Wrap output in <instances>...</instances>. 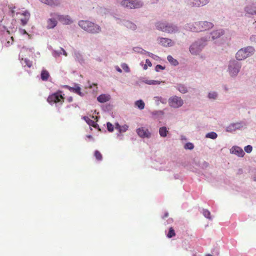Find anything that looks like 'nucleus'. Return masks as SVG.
Masks as SVG:
<instances>
[{
  "mask_svg": "<svg viewBox=\"0 0 256 256\" xmlns=\"http://www.w3.org/2000/svg\"><path fill=\"white\" fill-rule=\"evenodd\" d=\"M78 25L84 30L92 34L98 33L100 31L99 26L88 20H81L79 22Z\"/></svg>",
  "mask_w": 256,
  "mask_h": 256,
  "instance_id": "obj_1",
  "label": "nucleus"
},
{
  "mask_svg": "<svg viewBox=\"0 0 256 256\" xmlns=\"http://www.w3.org/2000/svg\"><path fill=\"white\" fill-rule=\"evenodd\" d=\"M254 52V48L252 46H248L236 52V58L238 60H242L250 56Z\"/></svg>",
  "mask_w": 256,
  "mask_h": 256,
  "instance_id": "obj_2",
  "label": "nucleus"
},
{
  "mask_svg": "<svg viewBox=\"0 0 256 256\" xmlns=\"http://www.w3.org/2000/svg\"><path fill=\"white\" fill-rule=\"evenodd\" d=\"M47 101L50 104L58 103L62 104L64 101V98L62 94V92L59 90L50 94L47 98Z\"/></svg>",
  "mask_w": 256,
  "mask_h": 256,
  "instance_id": "obj_3",
  "label": "nucleus"
},
{
  "mask_svg": "<svg viewBox=\"0 0 256 256\" xmlns=\"http://www.w3.org/2000/svg\"><path fill=\"white\" fill-rule=\"evenodd\" d=\"M214 26L212 23L208 22H196L192 30L195 32H199L208 30Z\"/></svg>",
  "mask_w": 256,
  "mask_h": 256,
  "instance_id": "obj_4",
  "label": "nucleus"
},
{
  "mask_svg": "<svg viewBox=\"0 0 256 256\" xmlns=\"http://www.w3.org/2000/svg\"><path fill=\"white\" fill-rule=\"evenodd\" d=\"M156 26L158 30L168 33L175 32L178 30L176 26L164 22H158Z\"/></svg>",
  "mask_w": 256,
  "mask_h": 256,
  "instance_id": "obj_5",
  "label": "nucleus"
},
{
  "mask_svg": "<svg viewBox=\"0 0 256 256\" xmlns=\"http://www.w3.org/2000/svg\"><path fill=\"white\" fill-rule=\"evenodd\" d=\"M120 4L125 8H140L142 6V3L137 0H122L120 2Z\"/></svg>",
  "mask_w": 256,
  "mask_h": 256,
  "instance_id": "obj_6",
  "label": "nucleus"
},
{
  "mask_svg": "<svg viewBox=\"0 0 256 256\" xmlns=\"http://www.w3.org/2000/svg\"><path fill=\"white\" fill-rule=\"evenodd\" d=\"M240 64L235 60L230 62L228 70L230 74L232 76H235L238 74L240 68Z\"/></svg>",
  "mask_w": 256,
  "mask_h": 256,
  "instance_id": "obj_7",
  "label": "nucleus"
},
{
  "mask_svg": "<svg viewBox=\"0 0 256 256\" xmlns=\"http://www.w3.org/2000/svg\"><path fill=\"white\" fill-rule=\"evenodd\" d=\"M1 41L5 46L8 47L12 44L14 38L10 36L8 31H6L2 34Z\"/></svg>",
  "mask_w": 256,
  "mask_h": 256,
  "instance_id": "obj_8",
  "label": "nucleus"
},
{
  "mask_svg": "<svg viewBox=\"0 0 256 256\" xmlns=\"http://www.w3.org/2000/svg\"><path fill=\"white\" fill-rule=\"evenodd\" d=\"M184 2L190 7H200L207 4L209 0H184Z\"/></svg>",
  "mask_w": 256,
  "mask_h": 256,
  "instance_id": "obj_9",
  "label": "nucleus"
},
{
  "mask_svg": "<svg viewBox=\"0 0 256 256\" xmlns=\"http://www.w3.org/2000/svg\"><path fill=\"white\" fill-rule=\"evenodd\" d=\"M168 103L170 106L178 108L181 106L184 102L180 97L174 96L169 98Z\"/></svg>",
  "mask_w": 256,
  "mask_h": 256,
  "instance_id": "obj_10",
  "label": "nucleus"
},
{
  "mask_svg": "<svg viewBox=\"0 0 256 256\" xmlns=\"http://www.w3.org/2000/svg\"><path fill=\"white\" fill-rule=\"evenodd\" d=\"M136 132L138 136L142 138H149L151 133L145 127H141L136 130Z\"/></svg>",
  "mask_w": 256,
  "mask_h": 256,
  "instance_id": "obj_11",
  "label": "nucleus"
},
{
  "mask_svg": "<svg viewBox=\"0 0 256 256\" xmlns=\"http://www.w3.org/2000/svg\"><path fill=\"white\" fill-rule=\"evenodd\" d=\"M54 16H56L58 20L64 24H70L72 22V20L68 16L58 15L54 14Z\"/></svg>",
  "mask_w": 256,
  "mask_h": 256,
  "instance_id": "obj_12",
  "label": "nucleus"
},
{
  "mask_svg": "<svg viewBox=\"0 0 256 256\" xmlns=\"http://www.w3.org/2000/svg\"><path fill=\"white\" fill-rule=\"evenodd\" d=\"M203 46L199 42H196L190 46V51L192 54H196L200 52Z\"/></svg>",
  "mask_w": 256,
  "mask_h": 256,
  "instance_id": "obj_13",
  "label": "nucleus"
},
{
  "mask_svg": "<svg viewBox=\"0 0 256 256\" xmlns=\"http://www.w3.org/2000/svg\"><path fill=\"white\" fill-rule=\"evenodd\" d=\"M158 42L164 46H170L173 44L172 40L168 38H158Z\"/></svg>",
  "mask_w": 256,
  "mask_h": 256,
  "instance_id": "obj_14",
  "label": "nucleus"
},
{
  "mask_svg": "<svg viewBox=\"0 0 256 256\" xmlns=\"http://www.w3.org/2000/svg\"><path fill=\"white\" fill-rule=\"evenodd\" d=\"M231 152L232 154L238 155V156H243L244 154V152L243 150L238 146H234L231 149Z\"/></svg>",
  "mask_w": 256,
  "mask_h": 256,
  "instance_id": "obj_15",
  "label": "nucleus"
},
{
  "mask_svg": "<svg viewBox=\"0 0 256 256\" xmlns=\"http://www.w3.org/2000/svg\"><path fill=\"white\" fill-rule=\"evenodd\" d=\"M110 99V96L108 94H102L97 98V100L101 103H104L108 101Z\"/></svg>",
  "mask_w": 256,
  "mask_h": 256,
  "instance_id": "obj_16",
  "label": "nucleus"
},
{
  "mask_svg": "<svg viewBox=\"0 0 256 256\" xmlns=\"http://www.w3.org/2000/svg\"><path fill=\"white\" fill-rule=\"evenodd\" d=\"M68 88L70 92L76 93L80 96H82L80 92L81 88L78 84L75 85L74 87L68 86Z\"/></svg>",
  "mask_w": 256,
  "mask_h": 256,
  "instance_id": "obj_17",
  "label": "nucleus"
},
{
  "mask_svg": "<svg viewBox=\"0 0 256 256\" xmlns=\"http://www.w3.org/2000/svg\"><path fill=\"white\" fill-rule=\"evenodd\" d=\"M41 2L46 4L48 5H50L51 6H58L60 4V2L58 0H40Z\"/></svg>",
  "mask_w": 256,
  "mask_h": 256,
  "instance_id": "obj_18",
  "label": "nucleus"
},
{
  "mask_svg": "<svg viewBox=\"0 0 256 256\" xmlns=\"http://www.w3.org/2000/svg\"><path fill=\"white\" fill-rule=\"evenodd\" d=\"M224 34V30H219L214 31L211 34L212 38L214 40L219 38L220 36L223 35Z\"/></svg>",
  "mask_w": 256,
  "mask_h": 256,
  "instance_id": "obj_19",
  "label": "nucleus"
},
{
  "mask_svg": "<svg viewBox=\"0 0 256 256\" xmlns=\"http://www.w3.org/2000/svg\"><path fill=\"white\" fill-rule=\"evenodd\" d=\"M84 119L89 126H92L95 128H96L98 126V124L96 123V122L91 120L88 116H84Z\"/></svg>",
  "mask_w": 256,
  "mask_h": 256,
  "instance_id": "obj_20",
  "label": "nucleus"
},
{
  "mask_svg": "<svg viewBox=\"0 0 256 256\" xmlns=\"http://www.w3.org/2000/svg\"><path fill=\"white\" fill-rule=\"evenodd\" d=\"M48 28H52L57 24V21L54 18H49L47 21Z\"/></svg>",
  "mask_w": 256,
  "mask_h": 256,
  "instance_id": "obj_21",
  "label": "nucleus"
},
{
  "mask_svg": "<svg viewBox=\"0 0 256 256\" xmlns=\"http://www.w3.org/2000/svg\"><path fill=\"white\" fill-rule=\"evenodd\" d=\"M128 126L126 124L122 126H120L118 124H116V128L120 132H126L128 130Z\"/></svg>",
  "mask_w": 256,
  "mask_h": 256,
  "instance_id": "obj_22",
  "label": "nucleus"
},
{
  "mask_svg": "<svg viewBox=\"0 0 256 256\" xmlns=\"http://www.w3.org/2000/svg\"><path fill=\"white\" fill-rule=\"evenodd\" d=\"M246 12L250 14H256V6H246Z\"/></svg>",
  "mask_w": 256,
  "mask_h": 256,
  "instance_id": "obj_23",
  "label": "nucleus"
},
{
  "mask_svg": "<svg viewBox=\"0 0 256 256\" xmlns=\"http://www.w3.org/2000/svg\"><path fill=\"white\" fill-rule=\"evenodd\" d=\"M168 132V130L165 126L160 128L159 129V134L162 137H166Z\"/></svg>",
  "mask_w": 256,
  "mask_h": 256,
  "instance_id": "obj_24",
  "label": "nucleus"
},
{
  "mask_svg": "<svg viewBox=\"0 0 256 256\" xmlns=\"http://www.w3.org/2000/svg\"><path fill=\"white\" fill-rule=\"evenodd\" d=\"M41 78L43 80H47L50 76L48 72L46 70H42L41 72Z\"/></svg>",
  "mask_w": 256,
  "mask_h": 256,
  "instance_id": "obj_25",
  "label": "nucleus"
},
{
  "mask_svg": "<svg viewBox=\"0 0 256 256\" xmlns=\"http://www.w3.org/2000/svg\"><path fill=\"white\" fill-rule=\"evenodd\" d=\"M22 14L25 16L24 18H22L21 21L23 25H25L28 22V21L29 19L30 14L29 12H26Z\"/></svg>",
  "mask_w": 256,
  "mask_h": 256,
  "instance_id": "obj_26",
  "label": "nucleus"
},
{
  "mask_svg": "<svg viewBox=\"0 0 256 256\" xmlns=\"http://www.w3.org/2000/svg\"><path fill=\"white\" fill-rule=\"evenodd\" d=\"M168 61L174 66H177L178 64V62L176 59L174 58L172 56H168L167 57Z\"/></svg>",
  "mask_w": 256,
  "mask_h": 256,
  "instance_id": "obj_27",
  "label": "nucleus"
},
{
  "mask_svg": "<svg viewBox=\"0 0 256 256\" xmlns=\"http://www.w3.org/2000/svg\"><path fill=\"white\" fill-rule=\"evenodd\" d=\"M135 105L140 110H143L145 106L144 102L142 100L136 101Z\"/></svg>",
  "mask_w": 256,
  "mask_h": 256,
  "instance_id": "obj_28",
  "label": "nucleus"
},
{
  "mask_svg": "<svg viewBox=\"0 0 256 256\" xmlns=\"http://www.w3.org/2000/svg\"><path fill=\"white\" fill-rule=\"evenodd\" d=\"M178 90L182 94H185L187 92L186 88L182 84H179L178 86Z\"/></svg>",
  "mask_w": 256,
  "mask_h": 256,
  "instance_id": "obj_29",
  "label": "nucleus"
},
{
  "mask_svg": "<svg viewBox=\"0 0 256 256\" xmlns=\"http://www.w3.org/2000/svg\"><path fill=\"white\" fill-rule=\"evenodd\" d=\"M176 236V233H175L174 230V228L172 227L170 228H169L168 232L167 234V236L168 238H171L172 237L174 236Z\"/></svg>",
  "mask_w": 256,
  "mask_h": 256,
  "instance_id": "obj_30",
  "label": "nucleus"
},
{
  "mask_svg": "<svg viewBox=\"0 0 256 256\" xmlns=\"http://www.w3.org/2000/svg\"><path fill=\"white\" fill-rule=\"evenodd\" d=\"M94 156L98 160H101L102 159V156L98 150H95Z\"/></svg>",
  "mask_w": 256,
  "mask_h": 256,
  "instance_id": "obj_31",
  "label": "nucleus"
},
{
  "mask_svg": "<svg viewBox=\"0 0 256 256\" xmlns=\"http://www.w3.org/2000/svg\"><path fill=\"white\" fill-rule=\"evenodd\" d=\"M145 82L146 84H150V85H156V84H160V82L158 80H147Z\"/></svg>",
  "mask_w": 256,
  "mask_h": 256,
  "instance_id": "obj_32",
  "label": "nucleus"
},
{
  "mask_svg": "<svg viewBox=\"0 0 256 256\" xmlns=\"http://www.w3.org/2000/svg\"><path fill=\"white\" fill-rule=\"evenodd\" d=\"M217 136V134L214 132H209L206 135V138H210L212 139L216 138Z\"/></svg>",
  "mask_w": 256,
  "mask_h": 256,
  "instance_id": "obj_33",
  "label": "nucleus"
},
{
  "mask_svg": "<svg viewBox=\"0 0 256 256\" xmlns=\"http://www.w3.org/2000/svg\"><path fill=\"white\" fill-rule=\"evenodd\" d=\"M203 214L207 218H208L210 220L212 219V218L210 217V212L208 210H203Z\"/></svg>",
  "mask_w": 256,
  "mask_h": 256,
  "instance_id": "obj_34",
  "label": "nucleus"
},
{
  "mask_svg": "<svg viewBox=\"0 0 256 256\" xmlns=\"http://www.w3.org/2000/svg\"><path fill=\"white\" fill-rule=\"evenodd\" d=\"M24 62L26 66H27L28 68H30L32 66V62L30 60L25 58L24 60Z\"/></svg>",
  "mask_w": 256,
  "mask_h": 256,
  "instance_id": "obj_35",
  "label": "nucleus"
},
{
  "mask_svg": "<svg viewBox=\"0 0 256 256\" xmlns=\"http://www.w3.org/2000/svg\"><path fill=\"white\" fill-rule=\"evenodd\" d=\"M194 144L192 143H186L184 146V148L188 150H192L194 148Z\"/></svg>",
  "mask_w": 256,
  "mask_h": 256,
  "instance_id": "obj_36",
  "label": "nucleus"
},
{
  "mask_svg": "<svg viewBox=\"0 0 256 256\" xmlns=\"http://www.w3.org/2000/svg\"><path fill=\"white\" fill-rule=\"evenodd\" d=\"M217 97V94L216 92H211L208 94L210 98L215 99Z\"/></svg>",
  "mask_w": 256,
  "mask_h": 256,
  "instance_id": "obj_37",
  "label": "nucleus"
},
{
  "mask_svg": "<svg viewBox=\"0 0 256 256\" xmlns=\"http://www.w3.org/2000/svg\"><path fill=\"white\" fill-rule=\"evenodd\" d=\"M107 128L109 132H112L114 130V126L111 123L108 122L107 123Z\"/></svg>",
  "mask_w": 256,
  "mask_h": 256,
  "instance_id": "obj_38",
  "label": "nucleus"
},
{
  "mask_svg": "<svg viewBox=\"0 0 256 256\" xmlns=\"http://www.w3.org/2000/svg\"><path fill=\"white\" fill-rule=\"evenodd\" d=\"M244 149V150L246 152L250 153V152L252 151V146H251L248 145V146H245Z\"/></svg>",
  "mask_w": 256,
  "mask_h": 256,
  "instance_id": "obj_39",
  "label": "nucleus"
},
{
  "mask_svg": "<svg viewBox=\"0 0 256 256\" xmlns=\"http://www.w3.org/2000/svg\"><path fill=\"white\" fill-rule=\"evenodd\" d=\"M122 68H123V70L126 72H128L130 71V69L128 65L126 64H124L122 65Z\"/></svg>",
  "mask_w": 256,
  "mask_h": 256,
  "instance_id": "obj_40",
  "label": "nucleus"
},
{
  "mask_svg": "<svg viewBox=\"0 0 256 256\" xmlns=\"http://www.w3.org/2000/svg\"><path fill=\"white\" fill-rule=\"evenodd\" d=\"M164 67L160 65V64H158L156 66V68H155V70L156 71V72H159L160 70H164Z\"/></svg>",
  "mask_w": 256,
  "mask_h": 256,
  "instance_id": "obj_41",
  "label": "nucleus"
},
{
  "mask_svg": "<svg viewBox=\"0 0 256 256\" xmlns=\"http://www.w3.org/2000/svg\"><path fill=\"white\" fill-rule=\"evenodd\" d=\"M127 26H130L133 30H135L136 28V26L132 22H128L127 24Z\"/></svg>",
  "mask_w": 256,
  "mask_h": 256,
  "instance_id": "obj_42",
  "label": "nucleus"
},
{
  "mask_svg": "<svg viewBox=\"0 0 256 256\" xmlns=\"http://www.w3.org/2000/svg\"><path fill=\"white\" fill-rule=\"evenodd\" d=\"M155 98L156 99V100L161 101L162 103H164L165 102H164L165 100H163L162 97L156 96V97H155Z\"/></svg>",
  "mask_w": 256,
  "mask_h": 256,
  "instance_id": "obj_43",
  "label": "nucleus"
},
{
  "mask_svg": "<svg viewBox=\"0 0 256 256\" xmlns=\"http://www.w3.org/2000/svg\"><path fill=\"white\" fill-rule=\"evenodd\" d=\"M134 50L135 52H142L144 50L142 49L141 48H134Z\"/></svg>",
  "mask_w": 256,
  "mask_h": 256,
  "instance_id": "obj_44",
  "label": "nucleus"
},
{
  "mask_svg": "<svg viewBox=\"0 0 256 256\" xmlns=\"http://www.w3.org/2000/svg\"><path fill=\"white\" fill-rule=\"evenodd\" d=\"M20 33L22 34H28V36H30V35L26 32V30H25L22 29V30H20Z\"/></svg>",
  "mask_w": 256,
  "mask_h": 256,
  "instance_id": "obj_45",
  "label": "nucleus"
},
{
  "mask_svg": "<svg viewBox=\"0 0 256 256\" xmlns=\"http://www.w3.org/2000/svg\"><path fill=\"white\" fill-rule=\"evenodd\" d=\"M146 64H148L149 66H152V63L149 60H146Z\"/></svg>",
  "mask_w": 256,
  "mask_h": 256,
  "instance_id": "obj_46",
  "label": "nucleus"
},
{
  "mask_svg": "<svg viewBox=\"0 0 256 256\" xmlns=\"http://www.w3.org/2000/svg\"><path fill=\"white\" fill-rule=\"evenodd\" d=\"M168 216V212H165V214H164V216L162 217V218H167Z\"/></svg>",
  "mask_w": 256,
  "mask_h": 256,
  "instance_id": "obj_47",
  "label": "nucleus"
},
{
  "mask_svg": "<svg viewBox=\"0 0 256 256\" xmlns=\"http://www.w3.org/2000/svg\"><path fill=\"white\" fill-rule=\"evenodd\" d=\"M62 50L63 52L64 55L65 56H67L66 52L64 49H62Z\"/></svg>",
  "mask_w": 256,
  "mask_h": 256,
  "instance_id": "obj_48",
  "label": "nucleus"
},
{
  "mask_svg": "<svg viewBox=\"0 0 256 256\" xmlns=\"http://www.w3.org/2000/svg\"><path fill=\"white\" fill-rule=\"evenodd\" d=\"M68 100L69 102H72V98L70 97L68 98Z\"/></svg>",
  "mask_w": 256,
  "mask_h": 256,
  "instance_id": "obj_49",
  "label": "nucleus"
},
{
  "mask_svg": "<svg viewBox=\"0 0 256 256\" xmlns=\"http://www.w3.org/2000/svg\"><path fill=\"white\" fill-rule=\"evenodd\" d=\"M144 70L147 69V64H145V65L144 66Z\"/></svg>",
  "mask_w": 256,
  "mask_h": 256,
  "instance_id": "obj_50",
  "label": "nucleus"
},
{
  "mask_svg": "<svg viewBox=\"0 0 256 256\" xmlns=\"http://www.w3.org/2000/svg\"><path fill=\"white\" fill-rule=\"evenodd\" d=\"M88 138H92V136L90 135L88 136Z\"/></svg>",
  "mask_w": 256,
  "mask_h": 256,
  "instance_id": "obj_51",
  "label": "nucleus"
},
{
  "mask_svg": "<svg viewBox=\"0 0 256 256\" xmlns=\"http://www.w3.org/2000/svg\"><path fill=\"white\" fill-rule=\"evenodd\" d=\"M150 55H153V54H151V53H148V56H150Z\"/></svg>",
  "mask_w": 256,
  "mask_h": 256,
  "instance_id": "obj_52",
  "label": "nucleus"
},
{
  "mask_svg": "<svg viewBox=\"0 0 256 256\" xmlns=\"http://www.w3.org/2000/svg\"><path fill=\"white\" fill-rule=\"evenodd\" d=\"M206 256H212L210 254H208L206 255Z\"/></svg>",
  "mask_w": 256,
  "mask_h": 256,
  "instance_id": "obj_53",
  "label": "nucleus"
},
{
  "mask_svg": "<svg viewBox=\"0 0 256 256\" xmlns=\"http://www.w3.org/2000/svg\"><path fill=\"white\" fill-rule=\"evenodd\" d=\"M118 70L119 72H121V70H120V69H118Z\"/></svg>",
  "mask_w": 256,
  "mask_h": 256,
  "instance_id": "obj_54",
  "label": "nucleus"
},
{
  "mask_svg": "<svg viewBox=\"0 0 256 256\" xmlns=\"http://www.w3.org/2000/svg\"><path fill=\"white\" fill-rule=\"evenodd\" d=\"M94 86H96V84H94Z\"/></svg>",
  "mask_w": 256,
  "mask_h": 256,
  "instance_id": "obj_55",
  "label": "nucleus"
}]
</instances>
